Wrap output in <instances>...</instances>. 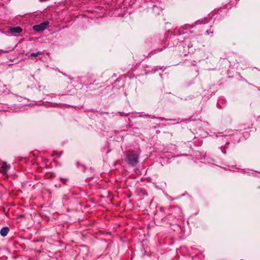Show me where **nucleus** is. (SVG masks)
<instances>
[{
	"mask_svg": "<svg viewBox=\"0 0 260 260\" xmlns=\"http://www.w3.org/2000/svg\"><path fill=\"white\" fill-rule=\"evenodd\" d=\"M11 32L13 33H19L22 31V28L20 27H12L10 28Z\"/></svg>",
	"mask_w": 260,
	"mask_h": 260,
	"instance_id": "obj_4",
	"label": "nucleus"
},
{
	"mask_svg": "<svg viewBox=\"0 0 260 260\" xmlns=\"http://www.w3.org/2000/svg\"><path fill=\"white\" fill-rule=\"evenodd\" d=\"M9 231V229L8 227L5 226L1 229L0 234L3 237H5L8 234Z\"/></svg>",
	"mask_w": 260,
	"mask_h": 260,
	"instance_id": "obj_5",
	"label": "nucleus"
},
{
	"mask_svg": "<svg viewBox=\"0 0 260 260\" xmlns=\"http://www.w3.org/2000/svg\"><path fill=\"white\" fill-rule=\"evenodd\" d=\"M9 168L10 166L7 164L6 162L3 161L0 168V172L3 174L6 175Z\"/></svg>",
	"mask_w": 260,
	"mask_h": 260,
	"instance_id": "obj_3",
	"label": "nucleus"
},
{
	"mask_svg": "<svg viewBox=\"0 0 260 260\" xmlns=\"http://www.w3.org/2000/svg\"><path fill=\"white\" fill-rule=\"evenodd\" d=\"M42 52H40V51H39V52H37L36 53H32L30 54V56L31 57H36V56H38V55H40V54H42Z\"/></svg>",
	"mask_w": 260,
	"mask_h": 260,
	"instance_id": "obj_6",
	"label": "nucleus"
},
{
	"mask_svg": "<svg viewBox=\"0 0 260 260\" xmlns=\"http://www.w3.org/2000/svg\"><path fill=\"white\" fill-rule=\"evenodd\" d=\"M127 157L128 163L132 165H134L138 162L139 155L134 151L128 152Z\"/></svg>",
	"mask_w": 260,
	"mask_h": 260,
	"instance_id": "obj_1",
	"label": "nucleus"
},
{
	"mask_svg": "<svg viewBox=\"0 0 260 260\" xmlns=\"http://www.w3.org/2000/svg\"><path fill=\"white\" fill-rule=\"evenodd\" d=\"M49 23L48 21H45L40 24L35 25L33 27V29L37 31H43L47 28L49 25Z\"/></svg>",
	"mask_w": 260,
	"mask_h": 260,
	"instance_id": "obj_2",
	"label": "nucleus"
}]
</instances>
